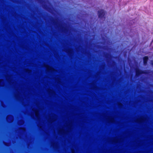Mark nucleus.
Listing matches in <instances>:
<instances>
[{
	"label": "nucleus",
	"mask_w": 153,
	"mask_h": 153,
	"mask_svg": "<svg viewBox=\"0 0 153 153\" xmlns=\"http://www.w3.org/2000/svg\"><path fill=\"white\" fill-rule=\"evenodd\" d=\"M98 17L101 19L105 20V12L102 10H99L98 11Z\"/></svg>",
	"instance_id": "obj_1"
},
{
	"label": "nucleus",
	"mask_w": 153,
	"mask_h": 153,
	"mask_svg": "<svg viewBox=\"0 0 153 153\" xmlns=\"http://www.w3.org/2000/svg\"><path fill=\"white\" fill-rule=\"evenodd\" d=\"M146 72L144 70H143L139 69H136L135 70L136 76H139L140 75L144 74Z\"/></svg>",
	"instance_id": "obj_2"
},
{
	"label": "nucleus",
	"mask_w": 153,
	"mask_h": 153,
	"mask_svg": "<svg viewBox=\"0 0 153 153\" xmlns=\"http://www.w3.org/2000/svg\"><path fill=\"white\" fill-rule=\"evenodd\" d=\"M149 60V57L148 56H145L143 57V64L144 65H146L147 64L148 61Z\"/></svg>",
	"instance_id": "obj_3"
},
{
	"label": "nucleus",
	"mask_w": 153,
	"mask_h": 153,
	"mask_svg": "<svg viewBox=\"0 0 153 153\" xmlns=\"http://www.w3.org/2000/svg\"><path fill=\"white\" fill-rule=\"evenodd\" d=\"M151 64L153 66V60H152L151 61Z\"/></svg>",
	"instance_id": "obj_4"
}]
</instances>
